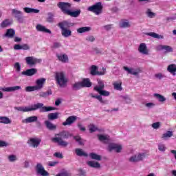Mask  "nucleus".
Wrapping results in <instances>:
<instances>
[{"label":"nucleus","instance_id":"obj_33","mask_svg":"<svg viewBox=\"0 0 176 176\" xmlns=\"http://www.w3.org/2000/svg\"><path fill=\"white\" fill-rule=\"evenodd\" d=\"M145 14L148 19H155V17H156V13L153 12L151 8L146 10Z\"/></svg>","mask_w":176,"mask_h":176},{"label":"nucleus","instance_id":"obj_12","mask_svg":"<svg viewBox=\"0 0 176 176\" xmlns=\"http://www.w3.org/2000/svg\"><path fill=\"white\" fill-rule=\"evenodd\" d=\"M42 140L39 138H31L28 140V144L30 148H38L41 145Z\"/></svg>","mask_w":176,"mask_h":176},{"label":"nucleus","instance_id":"obj_11","mask_svg":"<svg viewBox=\"0 0 176 176\" xmlns=\"http://www.w3.org/2000/svg\"><path fill=\"white\" fill-rule=\"evenodd\" d=\"M123 69L126 71V74L129 75H134L135 76H137V75H140L141 72H142V69L141 68H133V67H129L126 66L123 67Z\"/></svg>","mask_w":176,"mask_h":176},{"label":"nucleus","instance_id":"obj_64","mask_svg":"<svg viewBox=\"0 0 176 176\" xmlns=\"http://www.w3.org/2000/svg\"><path fill=\"white\" fill-rule=\"evenodd\" d=\"M103 28L108 31L112 28V25H106L103 26Z\"/></svg>","mask_w":176,"mask_h":176},{"label":"nucleus","instance_id":"obj_24","mask_svg":"<svg viewBox=\"0 0 176 176\" xmlns=\"http://www.w3.org/2000/svg\"><path fill=\"white\" fill-rule=\"evenodd\" d=\"M87 166L91 167L92 168H101V164L97 161H88L87 162Z\"/></svg>","mask_w":176,"mask_h":176},{"label":"nucleus","instance_id":"obj_53","mask_svg":"<svg viewBox=\"0 0 176 176\" xmlns=\"http://www.w3.org/2000/svg\"><path fill=\"white\" fill-rule=\"evenodd\" d=\"M74 140L76 142H78L79 145H83V140H82L80 136H74Z\"/></svg>","mask_w":176,"mask_h":176},{"label":"nucleus","instance_id":"obj_5","mask_svg":"<svg viewBox=\"0 0 176 176\" xmlns=\"http://www.w3.org/2000/svg\"><path fill=\"white\" fill-rule=\"evenodd\" d=\"M98 85H96L94 87V90L95 91H98L100 96H103L104 97H109V96H111V92L104 90V81L101 80H98Z\"/></svg>","mask_w":176,"mask_h":176},{"label":"nucleus","instance_id":"obj_60","mask_svg":"<svg viewBox=\"0 0 176 176\" xmlns=\"http://www.w3.org/2000/svg\"><path fill=\"white\" fill-rule=\"evenodd\" d=\"M3 146H9V143L0 140V147L2 148Z\"/></svg>","mask_w":176,"mask_h":176},{"label":"nucleus","instance_id":"obj_23","mask_svg":"<svg viewBox=\"0 0 176 176\" xmlns=\"http://www.w3.org/2000/svg\"><path fill=\"white\" fill-rule=\"evenodd\" d=\"M46 82V78H39L36 80V89L37 90H41V89H43V85H45Z\"/></svg>","mask_w":176,"mask_h":176},{"label":"nucleus","instance_id":"obj_55","mask_svg":"<svg viewBox=\"0 0 176 176\" xmlns=\"http://www.w3.org/2000/svg\"><path fill=\"white\" fill-rule=\"evenodd\" d=\"M56 176H71V173H69L68 171H63L57 174Z\"/></svg>","mask_w":176,"mask_h":176},{"label":"nucleus","instance_id":"obj_28","mask_svg":"<svg viewBox=\"0 0 176 176\" xmlns=\"http://www.w3.org/2000/svg\"><path fill=\"white\" fill-rule=\"evenodd\" d=\"M37 120H38V117L36 116H33L28 117L25 119H23L22 120V123H25V124L34 123V122H36Z\"/></svg>","mask_w":176,"mask_h":176},{"label":"nucleus","instance_id":"obj_21","mask_svg":"<svg viewBox=\"0 0 176 176\" xmlns=\"http://www.w3.org/2000/svg\"><path fill=\"white\" fill-rule=\"evenodd\" d=\"M74 25H75L74 23H71L68 21H65L58 23V27L60 29L69 28V27H74Z\"/></svg>","mask_w":176,"mask_h":176},{"label":"nucleus","instance_id":"obj_29","mask_svg":"<svg viewBox=\"0 0 176 176\" xmlns=\"http://www.w3.org/2000/svg\"><path fill=\"white\" fill-rule=\"evenodd\" d=\"M113 86L115 90H118V91H122V90H123V87H122V80H120L114 81L113 82Z\"/></svg>","mask_w":176,"mask_h":176},{"label":"nucleus","instance_id":"obj_16","mask_svg":"<svg viewBox=\"0 0 176 176\" xmlns=\"http://www.w3.org/2000/svg\"><path fill=\"white\" fill-rule=\"evenodd\" d=\"M36 171L37 174L42 176H49V173L45 170V167L41 163H38L36 166Z\"/></svg>","mask_w":176,"mask_h":176},{"label":"nucleus","instance_id":"obj_10","mask_svg":"<svg viewBox=\"0 0 176 176\" xmlns=\"http://www.w3.org/2000/svg\"><path fill=\"white\" fill-rule=\"evenodd\" d=\"M155 50L157 52H164V54H167V53H173L174 50L170 45H158L155 47Z\"/></svg>","mask_w":176,"mask_h":176},{"label":"nucleus","instance_id":"obj_56","mask_svg":"<svg viewBox=\"0 0 176 176\" xmlns=\"http://www.w3.org/2000/svg\"><path fill=\"white\" fill-rule=\"evenodd\" d=\"M85 39L87 42H94L96 41V38L94 36H87Z\"/></svg>","mask_w":176,"mask_h":176},{"label":"nucleus","instance_id":"obj_38","mask_svg":"<svg viewBox=\"0 0 176 176\" xmlns=\"http://www.w3.org/2000/svg\"><path fill=\"white\" fill-rule=\"evenodd\" d=\"M173 135V131H167L166 133L162 134V140H168V138H171Z\"/></svg>","mask_w":176,"mask_h":176},{"label":"nucleus","instance_id":"obj_14","mask_svg":"<svg viewBox=\"0 0 176 176\" xmlns=\"http://www.w3.org/2000/svg\"><path fill=\"white\" fill-rule=\"evenodd\" d=\"M138 50L143 56H149V49H148V46L145 43H140Z\"/></svg>","mask_w":176,"mask_h":176},{"label":"nucleus","instance_id":"obj_20","mask_svg":"<svg viewBox=\"0 0 176 176\" xmlns=\"http://www.w3.org/2000/svg\"><path fill=\"white\" fill-rule=\"evenodd\" d=\"M38 72V69L35 68L28 69L26 71H23L21 72L22 75H25V76H32L35 75Z\"/></svg>","mask_w":176,"mask_h":176},{"label":"nucleus","instance_id":"obj_17","mask_svg":"<svg viewBox=\"0 0 176 176\" xmlns=\"http://www.w3.org/2000/svg\"><path fill=\"white\" fill-rule=\"evenodd\" d=\"M78 117L76 116H71L68 117L65 122H63V126H71L76 122Z\"/></svg>","mask_w":176,"mask_h":176},{"label":"nucleus","instance_id":"obj_8","mask_svg":"<svg viewBox=\"0 0 176 176\" xmlns=\"http://www.w3.org/2000/svg\"><path fill=\"white\" fill-rule=\"evenodd\" d=\"M102 3L98 2L94 5L89 6L88 8V10L89 12H92V13H94L96 14V16H98L102 13Z\"/></svg>","mask_w":176,"mask_h":176},{"label":"nucleus","instance_id":"obj_26","mask_svg":"<svg viewBox=\"0 0 176 176\" xmlns=\"http://www.w3.org/2000/svg\"><path fill=\"white\" fill-rule=\"evenodd\" d=\"M56 57L61 63H68V56L65 54H56Z\"/></svg>","mask_w":176,"mask_h":176},{"label":"nucleus","instance_id":"obj_22","mask_svg":"<svg viewBox=\"0 0 176 176\" xmlns=\"http://www.w3.org/2000/svg\"><path fill=\"white\" fill-rule=\"evenodd\" d=\"M120 28H130L131 27V23L127 19H122L119 23Z\"/></svg>","mask_w":176,"mask_h":176},{"label":"nucleus","instance_id":"obj_41","mask_svg":"<svg viewBox=\"0 0 176 176\" xmlns=\"http://www.w3.org/2000/svg\"><path fill=\"white\" fill-rule=\"evenodd\" d=\"M146 35H148V36H152V38H156L157 39H163V38H164L163 35H160L155 32H148L146 33Z\"/></svg>","mask_w":176,"mask_h":176},{"label":"nucleus","instance_id":"obj_63","mask_svg":"<svg viewBox=\"0 0 176 176\" xmlns=\"http://www.w3.org/2000/svg\"><path fill=\"white\" fill-rule=\"evenodd\" d=\"M54 156H55V157H58V159H63V153H55Z\"/></svg>","mask_w":176,"mask_h":176},{"label":"nucleus","instance_id":"obj_1","mask_svg":"<svg viewBox=\"0 0 176 176\" xmlns=\"http://www.w3.org/2000/svg\"><path fill=\"white\" fill-rule=\"evenodd\" d=\"M14 109L19 111L20 112H31L32 111H37V109H40V112H50L51 111H56L55 107L43 106V103H36L26 107H15Z\"/></svg>","mask_w":176,"mask_h":176},{"label":"nucleus","instance_id":"obj_61","mask_svg":"<svg viewBox=\"0 0 176 176\" xmlns=\"http://www.w3.org/2000/svg\"><path fill=\"white\" fill-rule=\"evenodd\" d=\"M21 50H30V45L28 44L21 45Z\"/></svg>","mask_w":176,"mask_h":176},{"label":"nucleus","instance_id":"obj_50","mask_svg":"<svg viewBox=\"0 0 176 176\" xmlns=\"http://www.w3.org/2000/svg\"><path fill=\"white\" fill-rule=\"evenodd\" d=\"M156 106V104L155 102H146L144 103V107L146 108H148V109H151Z\"/></svg>","mask_w":176,"mask_h":176},{"label":"nucleus","instance_id":"obj_37","mask_svg":"<svg viewBox=\"0 0 176 176\" xmlns=\"http://www.w3.org/2000/svg\"><path fill=\"white\" fill-rule=\"evenodd\" d=\"M0 123H3V124H10V123H12V120L6 116H1Z\"/></svg>","mask_w":176,"mask_h":176},{"label":"nucleus","instance_id":"obj_59","mask_svg":"<svg viewBox=\"0 0 176 176\" xmlns=\"http://www.w3.org/2000/svg\"><path fill=\"white\" fill-rule=\"evenodd\" d=\"M47 96H49V91H47V92L41 91L39 93V97L45 98V97H47Z\"/></svg>","mask_w":176,"mask_h":176},{"label":"nucleus","instance_id":"obj_27","mask_svg":"<svg viewBox=\"0 0 176 176\" xmlns=\"http://www.w3.org/2000/svg\"><path fill=\"white\" fill-rule=\"evenodd\" d=\"M60 30L62 36H64V38H69V36L72 35V31L68 28H63Z\"/></svg>","mask_w":176,"mask_h":176},{"label":"nucleus","instance_id":"obj_40","mask_svg":"<svg viewBox=\"0 0 176 176\" xmlns=\"http://www.w3.org/2000/svg\"><path fill=\"white\" fill-rule=\"evenodd\" d=\"M88 156H89L90 159H92L93 160H101V155L96 153H90Z\"/></svg>","mask_w":176,"mask_h":176},{"label":"nucleus","instance_id":"obj_18","mask_svg":"<svg viewBox=\"0 0 176 176\" xmlns=\"http://www.w3.org/2000/svg\"><path fill=\"white\" fill-rule=\"evenodd\" d=\"M21 87L20 86H14V87H3L0 89L2 91H6L7 93H10L12 91H16L20 90Z\"/></svg>","mask_w":176,"mask_h":176},{"label":"nucleus","instance_id":"obj_36","mask_svg":"<svg viewBox=\"0 0 176 176\" xmlns=\"http://www.w3.org/2000/svg\"><path fill=\"white\" fill-rule=\"evenodd\" d=\"M153 97H155L159 102H166L167 101V98L166 97L163 96L162 95H160V94H154Z\"/></svg>","mask_w":176,"mask_h":176},{"label":"nucleus","instance_id":"obj_49","mask_svg":"<svg viewBox=\"0 0 176 176\" xmlns=\"http://www.w3.org/2000/svg\"><path fill=\"white\" fill-rule=\"evenodd\" d=\"M21 11L17 10L16 9L12 10V14L16 19L20 14H21Z\"/></svg>","mask_w":176,"mask_h":176},{"label":"nucleus","instance_id":"obj_62","mask_svg":"<svg viewBox=\"0 0 176 176\" xmlns=\"http://www.w3.org/2000/svg\"><path fill=\"white\" fill-rule=\"evenodd\" d=\"M78 127L80 131H86V127H85L82 124L79 123Z\"/></svg>","mask_w":176,"mask_h":176},{"label":"nucleus","instance_id":"obj_19","mask_svg":"<svg viewBox=\"0 0 176 176\" xmlns=\"http://www.w3.org/2000/svg\"><path fill=\"white\" fill-rule=\"evenodd\" d=\"M36 30L39 32H45V34H52V31H50V30L46 28L45 26L41 24H37L36 26Z\"/></svg>","mask_w":176,"mask_h":176},{"label":"nucleus","instance_id":"obj_54","mask_svg":"<svg viewBox=\"0 0 176 176\" xmlns=\"http://www.w3.org/2000/svg\"><path fill=\"white\" fill-rule=\"evenodd\" d=\"M154 77L155 78V79H163V78H164V74H163V73H157L154 75Z\"/></svg>","mask_w":176,"mask_h":176},{"label":"nucleus","instance_id":"obj_9","mask_svg":"<svg viewBox=\"0 0 176 176\" xmlns=\"http://www.w3.org/2000/svg\"><path fill=\"white\" fill-rule=\"evenodd\" d=\"M107 151H109V152H112V151H115V152H116L117 153H120V152L123 151V144L110 143L108 145Z\"/></svg>","mask_w":176,"mask_h":176},{"label":"nucleus","instance_id":"obj_44","mask_svg":"<svg viewBox=\"0 0 176 176\" xmlns=\"http://www.w3.org/2000/svg\"><path fill=\"white\" fill-rule=\"evenodd\" d=\"M158 151L160 152H166V150L167 149V147H166V144L164 143H159L157 144Z\"/></svg>","mask_w":176,"mask_h":176},{"label":"nucleus","instance_id":"obj_32","mask_svg":"<svg viewBox=\"0 0 176 176\" xmlns=\"http://www.w3.org/2000/svg\"><path fill=\"white\" fill-rule=\"evenodd\" d=\"M168 72H170L173 76L176 75V65L170 64L167 67Z\"/></svg>","mask_w":176,"mask_h":176},{"label":"nucleus","instance_id":"obj_34","mask_svg":"<svg viewBox=\"0 0 176 176\" xmlns=\"http://www.w3.org/2000/svg\"><path fill=\"white\" fill-rule=\"evenodd\" d=\"M61 115L59 112L50 113L47 116V118L49 120H55L56 119H58V117Z\"/></svg>","mask_w":176,"mask_h":176},{"label":"nucleus","instance_id":"obj_47","mask_svg":"<svg viewBox=\"0 0 176 176\" xmlns=\"http://www.w3.org/2000/svg\"><path fill=\"white\" fill-rule=\"evenodd\" d=\"M25 91L27 92H31V91H36L38 89H36V87L34 86H28L25 88Z\"/></svg>","mask_w":176,"mask_h":176},{"label":"nucleus","instance_id":"obj_43","mask_svg":"<svg viewBox=\"0 0 176 176\" xmlns=\"http://www.w3.org/2000/svg\"><path fill=\"white\" fill-rule=\"evenodd\" d=\"M23 10L25 13H39V10L34 8H24Z\"/></svg>","mask_w":176,"mask_h":176},{"label":"nucleus","instance_id":"obj_51","mask_svg":"<svg viewBox=\"0 0 176 176\" xmlns=\"http://www.w3.org/2000/svg\"><path fill=\"white\" fill-rule=\"evenodd\" d=\"M54 16L52 14H48V16L47 18V23H53L54 21Z\"/></svg>","mask_w":176,"mask_h":176},{"label":"nucleus","instance_id":"obj_15","mask_svg":"<svg viewBox=\"0 0 176 176\" xmlns=\"http://www.w3.org/2000/svg\"><path fill=\"white\" fill-rule=\"evenodd\" d=\"M91 75H105L106 69H102L101 72H98V67L96 65H92L89 67Z\"/></svg>","mask_w":176,"mask_h":176},{"label":"nucleus","instance_id":"obj_58","mask_svg":"<svg viewBox=\"0 0 176 176\" xmlns=\"http://www.w3.org/2000/svg\"><path fill=\"white\" fill-rule=\"evenodd\" d=\"M19 23H23L24 21V17L23 16V13L16 18Z\"/></svg>","mask_w":176,"mask_h":176},{"label":"nucleus","instance_id":"obj_39","mask_svg":"<svg viewBox=\"0 0 176 176\" xmlns=\"http://www.w3.org/2000/svg\"><path fill=\"white\" fill-rule=\"evenodd\" d=\"M13 21L10 19H5L1 24V27L2 28H6V27H9V25H12Z\"/></svg>","mask_w":176,"mask_h":176},{"label":"nucleus","instance_id":"obj_30","mask_svg":"<svg viewBox=\"0 0 176 176\" xmlns=\"http://www.w3.org/2000/svg\"><path fill=\"white\" fill-rule=\"evenodd\" d=\"M91 31V27L85 26L77 29L78 34H85V32H90Z\"/></svg>","mask_w":176,"mask_h":176},{"label":"nucleus","instance_id":"obj_4","mask_svg":"<svg viewBox=\"0 0 176 176\" xmlns=\"http://www.w3.org/2000/svg\"><path fill=\"white\" fill-rule=\"evenodd\" d=\"M55 80L57 85L60 87H65L68 83V78L65 76L64 72H58L55 74Z\"/></svg>","mask_w":176,"mask_h":176},{"label":"nucleus","instance_id":"obj_46","mask_svg":"<svg viewBox=\"0 0 176 176\" xmlns=\"http://www.w3.org/2000/svg\"><path fill=\"white\" fill-rule=\"evenodd\" d=\"M89 96L90 97H92V98H96V100H98V101H100V102H101L102 104L104 103L102 96L94 95V94H90Z\"/></svg>","mask_w":176,"mask_h":176},{"label":"nucleus","instance_id":"obj_25","mask_svg":"<svg viewBox=\"0 0 176 176\" xmlns=\"http://www.w3.org/2000/svg\"><path fill=\"white\" fill-rule=\"evenodd\" d=\"M98 139L100 141V142H104L107 144L108 141H109V135L106 134H98Z\"/></svg>","mask_w":176,"mask_h":176},{"label":"nucleus","instance_id":"obj_42","mask_svg":"<svg viewBox=\"0 0 176 176\" xmlns=\"http://www.w3.org/2000/svg\"><path fill=\"white\" fill-rule=\"evenodd\" d=\"M15 34H16V32H14V30L8 29V30H7V31L6 32V36H7L8 38H13V36H14Z\"/></svg>","mask_w":176,"mask_h":176},{"label":"nucleus","instance_id":"obj_35","mask_svg":"<svg viewBox=\"0 0 176 176\" xmlns=\"http://www.w3.org/2000/svg\"><path fill=\"white\" fill-rule=\"evenodd\" d=\"M45 124L47 129H48V130L53 131V130H56V129H57V126L54 124L49 120L45 121Z\"/></svg>","mask_w":176,"mask_h":176},{"label":"nucleus","instance_id":"obj_45","mask_svg":"<svg viewBox=\"0 0 176 176\" xmlns=\"http://www.w3.org/2000/svg\"><path fill=\"white\" fill-rule=\"evenodd\" d=\"M88 129H89V133H94L97 131V130H98V128L97 127V126L94 125V124H90L88 126Z\"/></svg>","mask_w":176,"mask_h":176},{"label":"nucleus","instance_id":"obj_13","mask_svg":"<svg viewBox=\"0 0 176 176\" xmlns=\"http://www.w3.org/2000/svg\"><path fill=\"white\" fill-rule=\"evenodd\" d=\"M25 60L26 64L30 67H34V65H36V64L42 63V59L36 58L34 56H27Z\"/></svg>","mask_w":176,"mask_h":176},{"label":"nucleus","instance_id":"obj_2","mask_svg":"<svg viewBox=\"0 0 176 176\" xmlns=\"http://www.w3.org/2000/svg\"><path fill=\"white\" fill-rule=\"evenodd\" d=\"M57 6L60 9L61 12L64 14H67V16H71V17H78L80 14V10L72 11L71 10V7L72 4L67 2H59L57 3Z\"/></svg>","mask_w":176,"mask_h":176},{"label":"nucleus","instance_id":"obj_7","mask_svg":"<svg viewBox=\"0 0 176 176\" xmlns=\"http://www.w3.org/2000/svg\"><path fill=\"white\" fill-rule=\"evenodd\" d=\"M146 156V153H138L131 156L129 158V162H130V163H138L142 162Z\"/></svg>","mask_w":176,"mask_h":176},{"label":"nucleus","instance_id":"obj_31","mask_svg":"<svg viewBox=\"0 0 176 176\" xmlns=\"http://www.w3.org/2000/svg\"><path fill=\"white\" fill-rule=\"evenodd\" d=\"M75 152L77 156H83L84 157H87V156H89V154H87V153H86V151H83L82 148H76Z\"/></svg>","mask_w":176,"mask_h":176},{"label":"nucleus","instance_id":"obj_57","mask_svg":"<svg viewBox=\"0 0 176 176\" xmlns=\"http://www.w3.org/2000/svg\"><path fill=\"white\" fill-rule=\"evenodd\" d=\"M151 127H153V129H155V130H157V129H160V122L153 123Z\"/></svg>","mask_w":176,"mask_h":176},{"label":"nucleus","instance_id":"obj_48","mask_svg":"<svg viewBox=\"0 0 176 176\" xmlns=\"http://www.w3.org/2000/svg\"><path fill=\"white\" fill-rule=\"evenodd\" d=\"M8 159L10 163H14V162L17 160V156L15 155H10L8 156Z\"/></svg>","mask_w":176,"mask_h":176},{"label":"nucleus","instance_id":"obj_52","mask_svg":"<svg viewBox=\"0 0 176 176\" xmlns=\"http://www.w3.org/2000/svg\"><path fill=\"white\" fill-rule=\"evenodd\" d=\"M14 68L16 69V72H20V71H21V65H20V63H14Z\"/></svg>","mask_w":176,"mask_h":176},{"label":"nucleus","instance_id":"obj_3","mask_svg":"<svg viewBox=\"0 0 176 176\" xmlns=\"http://www.w3.org/2000/svg\"><path fill=\"white\" fill-rule=\"evenodd\" d=\"M72 136V135L69 133L62 132L56 135L55 138H53L52 141L53 142H57L58 145H60V146H67L68 145V142L63 140V138H69V137Z\"/></svg>","mask_w":176,"mask_h":176},{"label":"nucleus","instance_id":"obj_6","mask_svg":"<svg viewBox=\"0 0 176 176\" xmlns=\"http://www.w3.org/2000/svg\"><path fill=\"white\" fill-rule=\"evenodd\" d=\"M73 87L75 90H79L82 87H91V81L90 78H83L81 81L74 83Z\"/></svg>","mask_w":176,"mask_h":176}]
</instances>
